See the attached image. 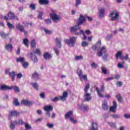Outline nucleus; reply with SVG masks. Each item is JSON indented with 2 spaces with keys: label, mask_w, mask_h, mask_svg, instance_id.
Masks as SVG:
<instances>
[{
  "label": "nucleus",
  "mask_w": 130,
  "mask_h": 130,
  "mask_svg": "<svg viewBox=\"0 0 130 130\" xmlns=\"http://www.w3.org/2000/svg\"><path fill=\"white\" fill-rule=\"evenodd\" d=\"M84 101H85L86 102L88 101H90V100L92 99V98L91 97V94L89 93H87L85 94L84 95Z\"/></svg>",
  "instance_id": "obj_17"
},
{
  "label": "nucleus",
  "mask_w": 130,
  "mask_h": 130,
  "mask_svg": "<svg viewBox=\"0 0 130 130\" xmlns=\"http://www.w3.org/2000/svg\"><path fill=\"white\" fill-rule=\"evenodd\" d=\"M53 110V108L50 105L46 106L44 107V110L46 112L51 111Z\"/></svg>",
  "instance_id": "obj_21"
},
{
  "label": "nucleus",
  "mask_w": 130,
  "mask_h": 130,
  "mask_svg": "<svg viewBox=\"0 0 130 130\" xmlns=\"http://www.w3.org/2000/svg\"><path fill=\"white\" fill-rule=\"evenodd\" d=\"M80 5H81V0H76L75 7L78 8Z\"/></svg>",
  "instance_id": "obj_47"
},
{
  "label": "nucleus",
  "mask_w": 130,
  "mask_h": 130,
  "mask_svg": "<svg viewBox=\"0 0 130 130\" xmlns=\"http://www.w3.org/2000/svg\"><path fill=\"white\" fill-rule=\"evenodd\" d=\"M113 118H119L120 116L118 114H113L112 115Z\"/></svg>",
  "instance_id": "obj_59"
},
{
  "label": "nucleus",
  "mask_w": 130,
  "mask_h": 130,
  "mask_svg": "<svg viewBox=\"0 0 130 130\" xmlns=\"http://www.w3.org/2000/svg\"><path fill=\"white\" fill-rule=\"evenodd\" d=\"M90 130H98V124L96 122H93L91 124V129Z\"/></svg>",
  "instance_id": "obj_22"
},
{
  "label": "nucleus",
  "mask_w": 130,
  "mask_h": 130,
  "mask_svg": "<svg viewBox=\"0 0 130 130\" xmlns=\"http://www.w3.org/2000/svg\"><path fill=\"white\" fill-rule=\"evenodd\" d=\"M75 60H82L83 59V56L81 55L80 56H76L75 57Z\"/></svg>",
  "instance_id": "obj_44"
},
{
  "label": "nucleus",
  "mask_w": 130,
  "mask_h": 130,
  "mask_svg": "<svg viewBox=\"0 0 130 130\" xmlns=\"http://www.w3.org/2000/svg\"><path fill=\"white\" fill-rule=\"evenodd\" d=\"M80 25L78 24L74 26H72L70 28V31L71 32H77V31H78V30H80Z\"/></svg>",
  "instance_id": "obj_14"
},
{
  "label": "nucleus",
  "mask_w": 130,
  "mask_h": 130,
  "mask_svg": "<svg viewBox=\"0 0 130 130\" xmlns=\"http://www.w3.org/2000/svg\"><path fill=\"white\" fill-rule=\"evenodd\" d=\"M43 56H44V58H45V59H50V58H51V57H52V56H51L50 54H49L48 52L45 53L44 54Z\"/></svg>",
  "instance_id": "obj_27"
},
{
  "label": "nucleus",
  "mask_w": 130,
  "mask_h": 130,
  "mask_svg": "<svg viewBox=\"0 0 130 130\" xmlns=\"http://www.w3.org/2000/svg\"><path fill=\"white\" fill-rule=\"evenodd\" d=\"M116 97L119 102H122L123 100L122 99V98L121 97V95L120 94H117Z\"/></svg>",
  "instance_id": "obj_36"
},
{
  "label": "nucleus",
  "mask_w": 130,
  "mask_h": 130,
  "mask_svg": "<svg viewBox=\"0 0 130 130\" xmlns=\"http://www.w3.org/2000/svg\"><path fill=\"white\" fill-rule=\"evenodd\" d=\"M21 104H23L25 106H30L32 105V102H30L28 100H23L21 101Z\"/></svg>",
  "instance_id": "obj_13"
},
{
  "label": "nucleus",
  "mask_w": 130,
  "mask_h": 130,
  "mask_svg": "<svg viewBox=\"0 0 130 130\" xmlns=\"http://www.w3.org/2000/svg\"><path fill=\"white\" fill-rule=\"evenodd\" d=\"M54 50L55 51V53H56V55H59V51H58V49L56 48H54Z\"/></svg>",
  "instance_id": "obj_53"
},
{
  "label": "nucleus",
  "mask_w": 130,
  "mask_h": 130,
  "mask_svg": "<svg viewBox=\"0 0 130 130\" xmlns=\"http://www.w3.org/2000/svg\"><path fill=\"white\" fill-rule=\"evenodd\" d=\"M68 96H69V93H68L67 91H64L62 93V95L59 97H55L54 99H52V102H57L60 100L62 102H64L68 98Z\"/></svg>",
  "instance_id": "obj_2"
},
{
  "label": "nucleus",
  "mask_w": 130,
  "mask_h": 130,
  "mask_svg": "<svg viewBox=\"0 0 130 130\" xmlns=\"http://www.w3.org/2000/svg\"><path fill=\"white\" fill-rule=\"evenodd\" d=\"M90 89V84L87 83L85 88H84V92L85 93H88V90Z\"/></svg>",
  "instance_id": "obj_39"
},
{
  "label": "nucleus",
  "mask_w": 130,
  "mask_h": 130,
  "mask_svg": "<svg viewBox=\"0 0 130 130\" xmlns=\"http://www.w3.org/2000/svg\"><path fill=\"white\" fill-rule=\"evenodd\" d=\"M85 22H86V18L84 17V16H83V15L80 14V17L77 22L78 25H82V24L85 23Z\"/></svg>",
  "instance_id": "obj_9"
},
{
  "label": "nucleus",
  "mask_w": 130,
  "mask_h": 130,
  "mask_svg": "<svg viewBox=\"0 0 130 130\" xmlns=\"http://www.w3.org/2000/svg\"><path fill=\"white\" fill-rule=\"evenodd\" d=\"M32 79H34L36 81L38 80L39 79L38 73L35 72L34 74H32Z\"/></svg>",
  "instance_id": "obj_35"
},
{
  "label": "nucleus",
  "mask_w": 130,
  "mask_h": 130,
  "mask_svg": "<svg viewBox=\"0 0 130 130\" xmlns=\"http://www.w3.org/2000/svg\"><path fill=\"white\" fill-rule=\"evenodd\" d=\"M73 115V111H70L65 114V118H69Z\"/></svg>",
  "instance_id": "obj_29"
},
{
  "label": "nucleus",
  "mask_w": 130,
  "mask_h": 130,
  "mask_svg": "<svg viewBox=\"0 0 130 130\" xmlns=\"http://www.w3.org/2000/svg\"><path fill=\"white\" fill-rule=\"evenodd\" d=\"M31 85H32L33 88L35 89V90L38 91V88H39V85H38V84L37 83H31Z\"/></svg>",
  "instance_id": "obj_30"
},
{
  "label": "nucleus",
  "mask_w": 130,
  "mask_h": 130,
  "mask_svg": "<svg viewBox=\"0 0 130 130\" xmlns=\"http://www.w3.org/2000/svg\"><path fill=\"white\" fill-rule=\"evenodd\" d=\"M56 45L58 46V48H61V38H56L55 39Z\"/></svg>",
  "instance_id": "obj_16"
},
{
  "label": "nucleus",
  "mask_w": 130,
  "mask_h": 130,
  "mask_svg": "<svg viewBox=\"0 0 130 130\" xmlns=\"http://www.w3.org/2000/svg\"><path fill=\"white\" fill-rule=\"evenodd\" d=\"M24 123H25L24 122V121H23V120H22V119L19 120L17 122V124L23 125V124H24Z\"/></svg>",
  "instance_id": "obj_55"
},
{
  "label": "nucleus",
  "mask_w": 130,
  "mask_h": 130,
  "mask_svg": "<svg viewBox=\"0 0 130 130\" xmlns=\"http://www.w3.org/2000/svg\"><path fill=\"white\" fill-rule=\"evenodd\" d=\"M28 66H29L28 62H25L24 61V62L22 63V67L24 69H27V68H28Z\"/></svg>",
  "instance_id": "obj_43"
},
{
  "label": "nucleus",
  "mask_w": 130,
  "mask_h": 130,
  "mask_svg": "<svg viewBox=\"0 0 130 130\" xmlns=\"http://www.w3.org/2000/svg\"><path fill=\"white\" fill-rule=\"evenodd\" d=\"M0 90L1 91H6L7 90H11V86L2 84L0 86Z\"/></svg>",
  "instance_id": "obj_12"
},
{
  "label": "nucleus",
  "mask_w": 130,
  "mask_h": 130,
  "mask_svg": "<svg viewBox=\"0 0 130 130\" xmlns=\"http://www.w3.org/2000/svg\"><path fill=\"white\" fill-rule=\"evenodd\" d=\"M35 54L40 55V49H37L34 53L31 52L28 54L27 56L29 57V58H30V59H31V60L33 61V62H38V58H37V56H36Z\"/></svg>",
  "instance_id": "obj_1"
},
{
  "label": "nucleus",
  "mask_w": 130,
  "mask_h": 130,
  "mask_svg": "<svg viewBox=\"0 0 130 130\" xmlns=\"http://www.w3.org/2000/svg\"><path fill=\"white\" fill-rule=\"evenodd\" d=\"M70 120L73 123H77V120L74 119V118L73 117H70Z\"/></svg>",
  "instance_id": "obj_57"
},
{
  "label": "nucleus",
  "mask_w": 130,
  "mask_h": 130,
  "mask_svg": "<svg viewBox=\"0 0 130 130\" xmlns=\"http://www.w3.org/2000/svg\"><path fill=\"white\" fill-rule=\"evenodd\" d=\"M25 129H24V130H29V129H31V128H32V127L28 123H25Z\"/></svg>",
  "instance_id": "obj_38"
},
{
  "label": "nucleus",
  "mask_w": 130,
  "mask_h": 130,
  "mask_svg": "<svg viewBox=\"0 0 130 130\" xmlns=\"http://www.w3.org/2000/svg\"><path fill=\"white\" fill-rule=\"evenodd\" d=\"M45 22H46V23L47 24H51V20L49 19H47L45 20Z\"/></svg>",
  "instance_id": "obj_62"
},
{
  "label": "nucleus",
  "mask_w": 130,
  "mask_h": 130,
  "mask_svg": "<svg viewBox=\"0 0 130 130\" xmlns=\"http://www.w3.org/2000/svg\"><path fill=\"white\" fill-rule=\"evenodd\" d=\"M88 43L85 41L82 42L81 43V45L83 47H86V46H88Z\"/></svg>",
  "instance_id": "obj_51"
},
{
  "label": "nucleus",
  "mask_w": 130,
  "mask_h": 130,
  "mask_svg": "<svg viewBox=\"0 0 130 130\" xmlns=\"http://www.w3.org/2000/svg\"><path fill=\"white\" fill-rule=\"evenodd\" d=\"M29 8H30V9H31V10H32L33 11H35V10H36V7H35V4H30L29 6Z\"/></svg>",
  "instance_id": "obj_50"
},
{
  "label": "nucleus",
  "mask_w": 130,
  "mask_h": 130,
  "mask_svg": "<svg viewBox=\"0 0 130 130\" xmlns=\"http://www.w3.org/2000/svg\"><path fill=\"white\" fill-rule=\"evenodd\" d=\"M91 68H93L94 69H97V68L98 67V64H96V63H95V62H92L91 64Z\"/></svg>",
  "instance_id": "obj_49"
},
{
  "label": "nucleus",
  "mask_w": 130,
  "mask_h": 130,
  "mask_svg": "<svg viewBox=\"0 0 130 130\" xmlns=\"http://www.w3.org/2000/svg\"><path fill=\"white\" fill-rule=\"evenodd\" d=\"M40 96L41 97V98H42V99H44V98H45V94H44V92H42L40 94Z\"/></svg>",
  "instance_id": "obj_61"
},
{
  "label": "nucleus",
  "mask_w": 130,
  "mask_h": 130,
  "mask_svg": "<svg viewBox=\"0 0 130 130\" xmlns=\"http://www.w3.org/2000/svg\"><path fill=\"white\" fill-rule=\"evenodd\" d=\"M106 47L103 46L101 49V51L98 52L97 55L100 57L103 55V53H106Z\"/></svg>",
  "instance_id": "obj_10"
},
{
  "label": "nucleus",
  "mask_w": 130,
  "mask_h": 130,
  "mask_svg": "<svg viewBox=\"0 0 130 130\" xmlns=\"http://www.w3.org/2000/svg\"><path fill=\"white\" fill-rule=\"evenodd\" d=\"M103 59L105 61H108V54H105L103 56Z\"/></svg>",
  "instance_id": "obj_41"
},
{
  "label": "nucleus",
  "mask_w": 130,
  "mask_h": 130,
  "mask_svg": "<svg viewBox=\"0 0 130 130\" xmlns=\"http://www.w3.org/2000/svg\"><path fill=\"white\" fill-rule=\"evenodd\" d=\"M95 90L97 91L98 94L99 95V96L100 97V98L104 97V95H103V94L101 93H102V92H104V84H103L102 85L100 90H99V88H98V87H96Z\"/></svg>",
  "instance_id": "obj_7"
},
{
  "label": "nucleus",
  "mask_w": 130,
  "mask_h": 130,
  "mask_svg": "<svg viewBox=\"0 0 130 130\" xmlns=\"http://www.w3.org/2000/svg\"><path fill=\"white\" fill-rule=\"evenodd\" d=\"M17 62H20V63H23V62H25V57H19L18 58H16Z\"/></svg>",
  "instance_id": "obj_25"
},
{
  "label": "nucleus",
  "mask_w": 130,
  "mask_h": 130,
  "mask_svg": "<svg viewBox=\"0 0 130 130\" xmlns=\"http://www.w3.org/2000/svg\"><path fill=\"white\" fill-rule=\"evenodd\" d=\"M16 124H18V122H17V121H11L10 125L11 129H15V126Z\"/></svg>",
  "instance_id": "obj_26"
},
{
  "label": "nucleus",
  "mask_w": 130,
  "mask_h": 130,
  "mask_svg": "<svg viewBox=\"0 0 130 130\" xmlns=\"http://www.w3.org/2000/svg\"><path fill=\"white\" fill-rule=\"evenodd\" d=\"M102 72L103 74H104L105 75H107V70H106V68L104 66H102L101 68Z\"/></svg>",
  "instance_id": "obj_37"
},
{
  "label": "nucleus",
  "mask_w": 130,
  "mask_h": 130,
  "mask_svg": "<svg viewBox=\"0 0 130 130\" xmlns=\"http://www.w3.org/2000/svg\"><path fill=\"white\" fill-rule=\"evenodd\" d=\"M105 15V8H102L99 10V17L103 18Z\"/></svg>",
  "instance_id": "obj_18"
},
{
  "label": "nucleus",
  "mask_w": 130,
  "mask_h": 130,
  "mask_svg": "<svg viewBox=\"0 0 130 130\" xmlns=\"http://www.w3.org/2000/svg\"><path fill=\"white\" fill-rule=\"evenodd\" d=\"M11 88V90H12V89H13L14 90V91L15 92H16L17 93H18V92H20V89L19 88V87L18 86H10Z\"/></svg>",
  "instance_id": "obj_34"
},
{
  "label": "nucleus",
  "mask_w": 130,
  "mask_h": 130,
  "mask_svg": "<svg viewBox=\"0 0 130 130\" xmlns=\"http://www.w3.org/2000/svg\"><path fill=\"white\" fill-rule=\"evenodd\" d=\"M77 74L80 78L81 81L84 80L85 81H87L88 78H87V75H83V71L81 70H78L77 71Z\"/></svg>",
  "instance_id": "obj_6"
},
{
  "label": "nucleus",
  "mask_w": 130,
  "mask_h": 130,
  "mask_svg": "<svg viewBox=\"0 0 130 130\" xmlns=\"http://www.w3.org/2000/svg\"><path fill=\"white\" fill-rule=\"evenodd\" d=\"M117 67L119 69H122V68H123V66L120 62L118 63Z\"/></svg>",
  "instance_id": "obj_63"
},
{
  "label": "nucleus",
  "mask_w": 130,
  "mask_h": 130,
  "mask_svg": "<svg viewBox=\"0 0 130 130\" xmlns=\"http://www.w3.org/2000/svg\"><path fill=\"white\" fill-rule=\"evenodd\" d=\"M44 31L46 32V34H51L52 33L51 31L46 29L45 28L44 29Z\"/></svg>",
  "instance_id": "obj_60"
},
{
  "label": "nucleus",
  "mask_w": 130,
  "mask_h": 130,
  "mask_svg": "<svg viewBox=\"0 0 130 130\" xmlns=\"http://www.w3.org/2000/svg\"><path fill=\"white\" fill-rule=\"evenodd\" d=\"M50 15L52 20H53L54 22H58V21L60 20V17L57 16L55 13H51Z\"/></svg>",
  "instance_id": "obj_8"
},
{
  "label": "nucleus",
  "mask_w": 130,
  "mask_h": 130,
  "mask_svg": "<svg viewBox=\"0 0 130 130\" xmlns=\"http://www.w3.org/2000/svg\"><path fill=\"white\" fill-rule=\"evenodd\" d=\"M102 107L104 110H108V105H107V102L105 100H104V102H103Z\"/></svg>",
  "instance_id": "obj_24"
},
{
  "label": "nucleus",
  "mask_w": 130,
  "mask_h": 130,
  "mask_svg": "<svg viewBox=\"0 0 130 130\" xmlns=\"http://www.w3.org/2000/svg\"><path fill=\"white\" fill-rule=\"evenodd\" d=\"M47 126H48V127H49V128H52V127H53V124H50V123H47Z\"/></svg>",
  "instance_id": "obj_64"
},
{
  "label": "nucleus",
  "mask_w": 130,
  "mask_h": 130,
  "mask_svg": "<svg viewBox=\"0 0 130 130\" xmlns=\"http://www.w3.org/2000/svg\"><path fill=\"white\" fill-rule=\"evenodd\" d=\"M0 35L4 39H5V38H7V36H9V34H6L3 31L0 32Z\"/></svg>",
  "instance_id": "obj_40"
},
{
  "label": "nucleus",
  "mask_w": 130,
  "mask_h": 130,
  "mask_svg": "<svg viewBox=\"0 0 130 130\" xmlns=\"http://www.w3.org/2000/svg\"><path fill=\"white\" fill-rule=\"evenodd\" d=\"M97 45H99L100 46V45H101V40L98 41L96 45H94L92 47V49H93V50H96V49H97V48H98Z\"/></svg>",
  "instance_id": "obj_31"
},
{
  "label": "nucleus",
  "mask_w": 130,
  "mask_h": 130,
  "mask_svg": "<svg viewBox=\"0 0 130 130\" xmlns=\"http://www.w3.org/2000/svg\"><path fill=\"white\" fill-rule=\"evenodd\" d=\"M116 109V108H115L114 107H111L110 108V111H111L112 112H115Z\"/></svg>",
  "instance_id": "obj_56"
},
{
  "label": "nucleus",
  "mask_w": 130,
  "mask_h": 130,
  "mask_svg": "<svg viewBox=\"0 0 130 130\" xmlns=\"http://www.w3.org/2000/svg\"><path fill=\"white\" fill-rule=\"evenodd\" d=\"M3 19L6 21H8V20H14L15 19V20H18L17 17H16L14 13L11 11L8 12L7 16L3 17Z\"/></svg>",
  "instance_id": "obj_4"
},
{
  "label": "nucleus",
  "mask_w": 130,
  "mask_h": 130,
  "mask_svg": "<svg viewBox=\"0 0 130 130\" xmlns=\"http://www.w3.org/2000/svg\"><path fill=\"white\" fill-rule=\"evenodd\" d=\"M80 32L81 33V34H82V35L83 36V40H86V39H87V36H86V35H85V32H84V30H80Z\"/></svg>",
  "instance_id": "obj_48"
},
{
  "label": "nucleus",
  "mask_w": 130,
  "mask_h": 130,
  "mask_svg": "<svg viewBox=\"0 0 130 130\" xmlns=\"http://www.w3.org/2000/svg\"><path fill=\"white\" fill-rule=\"evenodd\" d=\"M78 107L79 109L82 110L83 112H85V111H88V110L89 109V107L85 105H79Z\"/></svg>",
  "instance_id": "obj_11"
},
{
  "label": "nucleus",
  "mask_w": 130,
  "mask_h": 130,
  "mask_svg": "<svg viewBox=\"0 0 130 130\" xmlns=\"http://www.w3.org/2000/svg\"><path fill=\"white\" fill-rule=\"evenodd\" d=\"M10 77H11L12 81H15V77L16 76V72L12 71L9 73Z\"/></svg>",
  "instance_id": "obj_28"
},
{
  "label": "nucleus",
  "mask_w": 130,
  "mask_h": 130,
  "mask_svg": "<svg viewBox=\"0 0 130 130\" xmlns=\"http://www.w3.org/2000/svg\"><path fill=\"white\" fill-rule=\"evenodd\" d=\"M7 26L10 28V29H14V25L11 24L9 22H7Z\"/></svg>",
  "instance_id": "obj_46"
},
{
  "label": "nucleus",
  "mask_w": 130,
  "mask_h": 130,
  "mask_svg": "<svg viewBox=\"0 0 130 130\" xmlns=\"http://www.w3.org/2000/svg\"><path fill=\"white\" fill-rule=\"evenodd\" d=\"M9 113L11 116H16L17 117V116H19L20 115V113H19L17 111H11L9 112Z\"/></svg>",
  "instance_id": "obj_19"
},
{
  "label": "nucleus",
  "mask_w": 130,
  "mask_h": 130,
  "mask_svg": "<svg viewBox=\"0 0 130 130\" xmlns=\"http://www.w3.org/2000/svg\"><path fill=\"white\" fill-rule=\"evenodd\" d=\"M30 45H31V47H32V48H34V47L36 46V43H35V40H31Z\"/></svg>",
  "instance_id": "obj_45"
},
{
  "label": "nucleus",
  "mask_w": 130,
  "mask_h": 130,
  "mask_svg": "<svg viewBox=\"0 0 130 130\" xmlns=\"http://www.w3.org/2000/svg\"><path fill=\"white\" fill-rule=\"evenodd\" d=\"M5 49H6V50H8V51L12 52V51L13 50V45L11 44H7L5 46Z\"/></svg>",
  "instance_id": "obj_20"
},
{
  "label": "nucleus",
  "mask_w": 130,
  "mask_h": 130,
  "mask_svg": "<svg viewBox=\"0 0 130 130\" xmlns=\"http://www.w3.org/2000/svg\"><path fill=\"white\" fill-rule=\"evenodd\" d=\"M109 17L112 21H116L118 20L119 14L116 11H112L109 14Z\"/></svg>",
  "instance_id": "obj_5"
},
{
  "label": "nucleus",
  "mask_w": 130,
  "mask_h": 130,
  "mask_svg": "<svg viewBox=\"0 0 130 130\" xmlns=\"http://www.w3.org/2000/svg\"><path fill=\"white\" fill-rule=\"evenodd\" d=\"M115 56L116 59H118V58L120 59H123V57H122V52L121 51H118Z\"/></svg>",
  "instance_id": "obj_15"
},
{
  "label": "nucleus",
  "mask_w": 130,
  "mask_h": 130,
  "mask_svg": "<svg viewBox=\"0 0 130 130\" xmlns=\"http://www.w3.org/2000/svg\"><path fill=\"white\" fill-rule=\"evenodd\" d=\"M112 35H108L106 37L107 40H110L112 38Z\"/></svg>",
  "instance_id": "obj_58"
},
{
  "label": "nucleus",
  "mask_w": 130,
  "mask_h": 130,
  "mask_svg": "<svg viewBox=\"0 0 130 130\" xmlns=\"http://www.w3.org/2000/svg\"><path fill=\"white\" fill-rule=\"evenodd\" d=\"M108 124H109L110 126H111V127H113V128H116V124H115V123L108 122Z\"/></svg>",
  "instance_id": "obj_42"
},
{
  "label": "nucleus",
  "mask_w": 130,
  "mask_h": 130,
  "mask_svg": "<svg viewBox=\"0 0 130 130\" xmlns=\"http://www.w3.org/2000/svg\"><path fill=\"white\" fill-rule=\"evenodd\" d=\"M42 16H43V12H39V15H38L39 19H41V20H42Z\"/></svg>",
  "instance_id": "obj_54"
},
{
  "label": "nucleus",
  "mask_w": 130,
  "mask_h": 130,
  "mask_svg": "<svg viewBox=\"0 0 130 130\" xmlns=\"http://www.w3.org/2000/svg\"><path fill=\"white\" fill-rule=\"evenodd\" d=\"M39 4L40 5H48L49 2L47 0H39Z\"/></svg>",
  "instance_id": "obj_32"
},
{
  "label": "nucleus",
  "mask_w": 130,
  "mask_h": 130,
  "mask_svg": "<svg viewBox=\"0 0 130 130\" xmlns=\"http://www.w3.org/2000/svg\"><path fill=\"white\" fill-rule=\"evenodd\" d=\"M13 105H15V106H19L20 105V103H19L18 99H13Z\"/></svg>",
  "instance_id": "obj_33"
},
{
  "label": "nucleus",
  "mask_w": 130,
  "mask_h": 130,
  "mask_svg": "<svg viewBox=\"0 0 130 130\" xmlns=\"http://www.w3.org/2000/svg\"><path fill=\"white\" fill-rule=\"evenodd\" d=\"M23 44L26 47H28V39H25L23 40Z\"/></svg>",
  "instance_id": "obj_52"
},
{
  "label": "nucleus",
  "mask_w": 130,
  "mask_h": 130,
  "mask_svg": "<svg viewBox=\"0 0 130 130\" xmlns=\"http://www.w3.org/2000/svg\"><path fill=\"white\" fill-rule=\"evenodd\" d=\"M77 37H72L70 38V39H65L64 42L66 44H67L68 46H70V47H73L75 46V43H76V42L77 41Z\"/></svg>",
  "instance_id": "obj_3"
},
{
  "label": "nucleus",
  "mask_w": 130,
  "mask_h": 130,
  "mask_svg": "<svg viewBox=\"0 0 130 130\" xmlns=\"http://www.w3.org/2000/svg\"><path fill=\"white\" fill-rule=\"evenodd\" d=\"M24 27L23 25H22L21 24H16V28L18 30H19V31H20V32H23V31H24Z\"/></svg>",
  "instance_id": "obj_23"
}]
</instances>
